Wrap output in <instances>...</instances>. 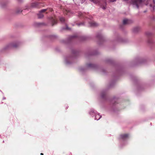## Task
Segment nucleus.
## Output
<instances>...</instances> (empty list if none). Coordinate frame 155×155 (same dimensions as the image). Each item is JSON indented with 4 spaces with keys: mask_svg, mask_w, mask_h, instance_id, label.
I'll list each match as a JSON object with an SVG mask.
<instances>
[{
    "mask_svg": "<svg viewBox=\"0 0 155 155\" xmlns=\"http://www.w3.org/2000/svg\"><path fill=\"white\" fill-rule=\"evenodd\" d=\"M138 28H135L134 29V32H136L138 31Z\"/></svg>",
    "mask_w": 155,
    "mask_h": 155,
    "instance_id": "nucleus-22",
    "label": "nucleus"
},
{
    "mask_svg": "<svg viewBox=\"0 0 155 155\" xmlns=\"http://www.w3.org/2000/svg\"><path fill=\"white\" fill-rule=\"evenodd\" d=\"M95 65L91 63H89L86 65L87 68H94L96 67Z\"/></svg>",
    "mask_w": 155,
    "mask_h": 155,
    "instance_id": "nucleus-10",
    "label": "nucleus"
},
{
    "mask_svg": "<svg viewBox=\"0 0 155 155\" xmlns=\"http://www.w3.org/2000/svg\"><path fill=\"white\" fill-rule=\"evenodd\" d=\"M128 134H121L119 137V139L121 140H125L127 139L129 137Z\"/></svg>",
    "mask_w": 155,
    "mask_h": 155,
    "instance_id": "nucleus-5",
    "label": "nucleus"
},
{
    "mask_svg": "<svg viewBox=\"0 0 155 155\" xmlns=\"http://www.w3.org/2000/svg\"><path fill=\"white\" fill-rule=\"evenodd\" d=\"M90 115L92 117H94L97 113V112L94 109H91L89 112Z\"/></svg>",
    "mask_w": 155,
    "mask_h": 155,
    "instance_id": "nucleus-6",
    "label": "nucleus"
},
{
    "mask_svg": "<svg viewBox=\"0 0 155 155\" xmlns=\"http://www.w3.org/2000/svg\"><path fill=\"white\" fill-rule=\"evenodd\" d=\"M94 117H95V120H99L101 117V116L97 112Z\"/></svg>",
    "mask_w": 155,
    "mask_h": 155,
    "instance_id": "nucleus-14",
    "label": "nucleus"
},
{
    "mask_svg": "<svg viewBox=\"0 0 155 155\" xmlns=\"http://www.w3.org/2000/svg\"><path fill=\"white\" fill-rule=\"evenodd\" d=\"M39 3L37 2H35L31 4V6L32 8L38 7Z\"/></svg>",
    "mask_w": 155,
    "mask_h": 155,
    "instance_id": "nucleus-11",
    "label": "nucleus"
},
{
    "mask_svg": "<svg viewBox=\"0 0 155 155\" xmlns=\"http://www.w3.org/2000/svg\"><path fill=\"white\" fill-rule=\"evenodd\" d=\"M75 36H71V38H73Z\"/></svg>",
    "mask_w": 155,
    "mask_h": 155,
    "instance_id": "nucleus-27",
    "label": "nucleus"
},
{
    "mask_svg": "<svg viewBox=\"0 0 155 155\" xmlns=\"http://www.w3.org/2000/svg\"><path fill=\"white\" fill-rule=\"evenodd\" d=\"M77 25L78 26H80L81 25H84V23H83V22H81L80 23L77 24Z\"/></svg>",
    "mask_w": 155,
    "mask_h": 155,
    "instance_id": "nucleus-20",
    "label": "nucleus"
},
{
    "mask_svg": "<svg viewBox=\"0 0 155 155\" xmlns=\"http://www.w3.org/2000/svg\"><path fill=\"white\" fill-rule=\"evenodd\" d=\"M22 11V10H21V9L19 8L17 10L16 12L17 13H18L21 12Z\"/></svg>",
    "mask_w": 155,
    "mask_h": 155,
    "instance_id": "nucleus-21",
    "label": "nucleus"
},
{
    "mask_svg": "<svg viewBox=\"0 0 155 155\" xmlns=\"http://www.w3.org/2000/svg\"><path fill=\"white\" fill-rule=\"evenodd\" d=\"M64 13L68 16H70V14L71 13V12L68 10H65V11L64 12Z\"/></svg>",
    "mask_w": 155,
    "mask_h": 155,
    "instance_id": "nucleus-15",
    "label": "nucleus"
},
{
    "mask_svg": "<svg viewBox=\"0 0 155 155\" xmlns=\"http://www.w3.org/2000/svg\"><path fill=\"white\" fill-rule=\"evenodd\" d=\"M21 42L18 41H15L11 42L6 45L5 47V49L13 48H16L21 45Z\"/></svg>",
    "mask_w": 155,
    "mask_h": 155,
    "instance_id": "nucleus-2",
    "label": "nucleus"
},
{
    "mask_svg": "<svg viewBox=\"0 0 155 155\" xmlns=\"http://www.w3.org/2000/svg\"><path fill=\"white\" fill-rule=\"evenodd\" d=\"M127 2H130L133 6L137 9L143 8L144 5H149L150 9L153 12L155 9V2L154 0H123Z\"/></svg>",
    "mask_w": 155,
    "mask_h": 155,
    "instance_id": "nucleus-1",
    "label": "nucleus"
},
{
    "mask_svg": "<svg viewBox=\"0 0 155 155\" xmlns=\"http://www.w3.org/2000/svg\"><path fill=\"white\" fill-rule=\"evenodd\" d=\"M116 99H113L112 101H111V103H113V104H114V102H116ZM115 104V103H114V104Z\"/></svg>",
    "mask_w": 155,
    "mask_h": 155,
    "instance_id": "nucleus-24",
    "label": "nucleus"
},
{
    "mask_svg": "<svg viewBox=\"0 0 155 155\" xmlns=\"http://www.w3.org/2000/svg\"><path fill=\"white\" fill-rule=\"evenodd\" d=\"M18 2H21L22 1V0H18Z\"/></svg>",
    "mask_w": 155,
    "mask_h": 155,
    "instance_id": "nucleus-28",
    "label": "nucleus"
},
{
    "mask_svg": "<svg viewBox=\"0 0 155 155\" xmlns=\"http://www.w3.org/2000/svg\"><path fill=\"white\" fill-rule=\"evenodd\" d=\"M79 70L80 71L82 72L84 71V69L82 68H79Z\"/></svg>",
    "mask_w": 155,
    "mask_h": 155,
    "instance_id": "nucleus-23",
    "label": "nucleus"
},
{
    "mask_svg": "<svg viewBox=\"0 0 155 155\" xmlns=\"http://www.w3.org/2000/svg\"><path fill=\"white\" fill-rule=\"evenodd\" d=\"M132 21L130 20L125 18L123 20V23L124 25H126L130 23Z\"/></svg>",
    "mask_w": 155,
    "mask_h": 155,
    "instance_id": "nucleus-8",
    "label": "nucleus"
},
{
    "mask_svg": "<svg viewBox=\"0 0 155 155\" xmlns=\"http://www.w3.org/2000/svg\"><path fill=\"white\" fill-rule=\"evenodd\" d=\"M106 95V93L105 91H103L101 92V97L102 98H104Z\"/></svg>",
    "mask_w": 155,
    "mask_h": 155,
    "instance_id": "nucleus-17",
    "label": "nucleus"
},
{
    "mask_svg": "<svg viewBox=\"0 0 155 155\" xmlns=\"http://www.w3.org/2000/svg\"><path fill=\"white\" fill-rule=\"evenodd\" d=\"M91 1L95 3H97L99 2L100 0H90Z\"/></svg>",
    "mask_w": 155,
    "mask_h": 155,
    "instance_id": "nucleus-18",
    "label": "nucleus"
},
{
    "mask_svg": "<svg viewBox=\"0 0 155 155\" xmlns=\"http://www.w3.org/2000/svg\"><path fill=\"white\" fill-rule=\"evenodd\" d=\"M89 23L90 26L93 27L96 26L98 25L97 23L94 21L90 22Z\"/></svg>",
    "mask_w": 155,
    "mask_h": 155,
    "instance_id": "nucleus-13",
    "label": "nucleus"
},
{
    "mask_svg": "<svg viewBox=\"0 0 155 155\" xmlns=\"http://www.w3.org/2000/svg\"><path fill=\"white\" fill-rule=\"evenodd\" d=\"M52 11V9L51 8H48L47 9H43L39 11L38 14V17L39 18H41L44 16V13L46 11Z\"/></svg>",
    "mask_w": 155,
    "mask_h": 155,
    "instance_id": "nucleus-4",
    "label": "nucleus"
},
{
    "mask_svg": "<svg viewBox=\"0 0 155 155\" xmlns=\"http://www.w3.org/2000/svg\"><path fill=\"white\" fill-rule=\"evenodd\" d=\"M60 21L62 22H64L65 21V19L63 17H61L60 18Z\"/></svg>",
    "mask_w": 155,
    "mask_h": 155,
    "instance_id": "nucleus-19",
    "label": "nucleus"
},
{
    "mask_svg": "<svg viewBox=\"0 0 155 155\" xmlns=\"http://www.w3.org/2000/svg\"><path fill=\"white\" fill-rule=\"evenodd\" d=\"M50 21L51 22L52 25V26L57 23V18L55 17H51L50 19Z\"/></svg>",
    "mask_w": 155,
    "mask_h": 155,
    "instance_id": "nucleus-7",
    "label": "nucleus"
},
{
    "mask_svg": "<svg viewBox=\"0 0 155 155\" xmlns=\"http://www.w3.org/2000/svg\"><path fill=\"white\" fill-rule=\"evenodd\" d=\"M73 58L70 56H67L64 58V61L65 63L67 65H69L73 62Z\"/></svg>",
    "mask_w": 155,
    "mask_h": 155,
    "instance_id": "nucleus-3",
    "label": "nucleus"
},
{
    "mask_svg": "<svg viewBox=\"0 0 155 155\" xmlns=\"http://www.w3.org/2000/svg\"><path fill=\"white\" fill-rule=\"evenodd\" d=\"M136 61H137V63L140 64L143 63L144 60L141 58H138L136 59Z\"/></svg>",
    "mask_w": 155,
    "mask_h": 155,
    "instance_id": "nucleus-12",
    "label": "nucleus"
},
{
    "mask_svg": "<svg viewBox=\"0 0 155 155\" xmlns=\"http://www.w3.org/2000/svg\"><path fill=\"white\" fill-rule=\"evenodd\" d=\"M102 8L103 9H106V7L105 6H103L102 7Z\"/></svg>",
    "mask_w": 155,
    "mask_h": 155,
    "instance_id": "nucleus-26",
    "label": "nucleus"
},
{
    "mask_svg": "<svg viewBox=\"0 0 155 155\" xmlns=\"http://www.w3.org/2000/svg\"><path fill=\"white\" fill-rule=\"evenodd\" d=\"M78 16L79 17H84L85 16V13L79 12L78 13Z\"/></svg>",
    "mask_w": 155,
    "mask_h": 155,
    "instance_id": "nucleus-16",
    "label": "nucleus"
},
{
    "mask_svg": "<svg viewBox=\"0 0 155 155\" xmlns=\"http://www.w3.org/2000/svg\"><path fill=\"white\" fill-rule=\"evenodd\" d=\"M41 155H44L43 153H41Z\"/></svg>",
    "mask_w": 155,
    "mask_h": 155,
    "instance_id": "nucleus-29",
    "label": "nucleus"
},
{
    "mask_svg": "<svg viewBox=\"0 0 155 155\" xmlns=\"http://www.w3.org/2000/svg\"><path fill=\"white\" fill-rule=\"evenodd\" d=\"M117 0H109L111 2H115Z\"/></svg>",
    "mask_w": 155,
    "mask_h": 155,
    "instance_id": "nucleus-25",
    "label": "nucleus"
},
{
    "mask_svg": "<svg viewBox=\"0 0 155 155\" xmlns=\"http://www.w3.org/2000/svg\"><path fill=\"white\" fill-rule=\"evenodd\" d=\"M76 4H82L84 2L85 0H73Z\"/></svg>",
    "mask_w": 155,
    "mask_h": 155,
    "instance_id": "nucleus-9",
    "label": "nucleus"
}]
</instances>
